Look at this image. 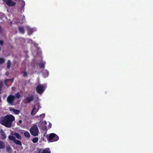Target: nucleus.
<instances>
[{
    "mask_svg": "<svg viewBox=\"0 0 153 153\" xmlns=\"http://www.w3.org/2000/svg\"><path fill=\"white\" fill-rule=\"evenodd\" d=\"M15 120L14 117L11 114H7L0 119V123L7 128H10L12 122Z\"/></svg>",
    "mask_w": 153,
    "mask_h": 153,
    "instance_id": "nucleus-1",
    "label": "nucleus"
},
{
    "mask_svg": "<svg viewBox=\"0 0 153 153\" xmlns=\"http://www.w3.org/2000/svg\"><path fill=\"white\" fill-rule=\"evenodd\" d=\"M47 140L50 142H55L57 141L59 139L58 136L56 134L52 133L49 134L48 137H47Z\"/></svg>",
    "mask_w": 153,
    "mask_h": 153,
    "instance_id": "nucleus-2",
    "label": "nucleus"
},
{
    "mask_svg": "<svg viewBox=\"0 0 153 153\" xmlns=\"http://www.w3.org/2000/svg\"><path fill=\"white\" fill-rule=\"evenodd\" d=\"M30 131L31 134L33 136H37L39 132L38 128L36 125L33 126L30 128Z\"/></svg>",
    "mask_w": 153,
    "mask_h": 153,
    "instance_id": "nucleus-3",
    "label": "nucleus"
},
{
    "mask_svg": "<svg viewBox=\"0 0 153 153\" xmlns=\"http://www.w3.org/2000/svg\"><path fill=\"white\" fill-rule=\"evenodd\" d=\"M15 96L10 94L7 98V102L9 104L11 105H13V102L15 100Z\"/></svg>",
    "mask_w": 153,
    "mask_h": 153,
    "instance_id": "nucleus-4",
    "label": "nucleus"
},
{
    "mask_svg": "<svg viewBox=\"0 0 153 153\" xmlns=\"http://www.w3.org/2000/svg\"><path fill=\"white\" fill-rule=\"evenodd\" d=\"M44 91L45 89L44 87L42 85H39L36 88V91L39 94H42Z\"/></svg>",
    "mask_w": 153,
    "mask_h": 153,
    "instance_id": "nucleus-5",
    "label": "nucleus"
},
{
    "mask_svg": "<svg viewBox=\"0 0 153 153\" xmlns=\"http://www.w3.org/2000/svg\"><path fill=\"white\" fill-rule=\"evenodd\" d=\"M1 135L0 136V139L2 140H5L6 138V135L5 132L2 130L1 131Z\"/></svg>",
    "mask_w": 153,
    "mask_h": 153,
    "instance_id": "nucleus-6",
    "label": "nucleus"
},
{
    "mask_svg": "<svg viewBox=\"0 0 153 153\" xmlns=\"http://www.w3.org/2000/svg\"><path fill=\"white\" fill-rule=\"evenodd\" d=\"M34 100V97L33 95H31L27 97L25 99L27 103H29Z\"/></svg>",
    "mask_w": 153,
    "mask_h": 153,
    "instance_id": "nucleus-7",
    "label": "nucleus"
},
{
    "mask_svg": "<svg viewBox=\"0 0 153 153\" xmlns=\"http://www.w3.org/2000/svg\"><path fill=\"white\" fill-rule=\"evenodd\" d=\"M9 6H14L16 3L11 0H9L6 3Z\"/></svg>",
    "mask_w": 153,
    "mask_h": 153,
    "instance_id": "nucleus-8",
    "label": "nucleus"
},
{
    "mask_svg": "<svg viewBox=\"0 0 153 153\" xmlns=\"http://www.w3.org/2000/svg\"><path fill=\"white\" fill-rule=\"evenodd\" d=\"M12 134L15 136L17 139L19 140H21L22 139L21 136L17 133L14 132Z\"/></svg>",
    "mask_w": 153,
    "mask_h": 153,
    "instance_id": "nucleus-9",
    "label": "nucleus"
},
{
    "mask_svg": "<svg viewBox=\"0 0 153 153\" xmlns=\"http://www.w3.org/2000/svg\"><path fill=\"white\" fill-rule=\"evenodd\" d=\"M21 0L22 1H21L20 4L21 5V10H23V11H24V7L25 5V2L23 0Z\"/></svg>",
    "mask_w": 153,
    "mask_h": 153,
    "instance_id": "nucleus-10",
    "label": "nucleus"
},
{
    "mask_svg": "<svg viewBox=\"0 0 153 153\" xmlns=\"http://www.w3.org/2000/svg\"><path fill=\"white\" fill-rule=\"evenodd\" d=\"M12 149L9 145H8L6 146V150L7 152L8 153H11L12 152Z\"/></svg>",
    "mask_w": 153,
    "mask_h": 153,
    "instance_id": "nucleus-11",
    "label": "nucleus"
},
{
    "mask_svg": "<svg viewBox=\"0 0 153 153\" xmlns=\"http://www.w3.org/2000/svg\"><path fill=\"white\" fill-rule=\"evenodd\" d=\"M10 110L13 111L15 114L17 115L19 114L20 112L19 110L14 108H12Z\"/></svg>",
    "mask_w": 153,
    "mask_h": 153,
    "instance_id": "nucleus-12",
    "label": "nucleus"
},
{
    "mask_svg": "<svg viewBox=\"0 0 153 153\" xmlns=\"http://www.w3.org/2000/svg\"><path fill=\"white\" fill-rule=\"evenodd\" d=\"M19 32L22 34H24L25 33V30L24 27H19L18 28Z\"/></svg>",
    "mask_w": 153,
    "mask_h": 153,
    "instance_id": "nucleus-13",
    "label": "nucleus"
},
{
    "mask_svg": "<svg viewBox=\"0 0 153 153\" xmlns=\"http://www.w3.org/2000/svg\"><path fill=\"white\" fill-rule=\"evenodd\" d=\"M38 111V110H37L35 108V106H34V107L33 108L31 112V114L32 115H34Z\"/></svg>",
    "mask_w": 153,
    "mask_h": 153,
    "instance_id": "nucleus-14",
    "label": "nucleus"
},
{
    "mask_svg": "<svg viewBox=\"0 0 153 153\" xmlns=\"http://www.w3.org/2000/svg\"><path fill=\"white\" fill-rule=\"evenodd\" d=\"M41 153H51V151L49 148H47L43 150Z\"/></svg>",
    "mask_w": 153,
    "mask_h": 153,
    "instance_id": "nucleus-15",
    "label": "nucleus"
},
{
    "mask_svg": "<svg viewBox=\"0 0 153 153\" xmlns=\"http://www.w3.org/2000/svg\"><path fill=\"white\" fill-rule=\"evenodd\" d=\"M5 147V144L2 141L0 140V149H3Z\"/></svg>",
    "mask_w": 153,
    "mask_h": 153,
    "instance_id": "nucleus-16",
    "label": "nucleus"
},
{
    "mask_svg": "<svg viewBox=\"0 0 153 153\" xmlns=\"http://www.w3.org/2000/svg\"><path fill=\"white\" fill-rule=\"evenodd\" d=\"M45 62H41L39 63V65L40 68H44L45 67Z\"/></svg>",
    "mask_w": 153,
    "mask_h": 153,
    "instance_id": "nucleus-17",
    "label": "nucleus"
},
{
    "mask_svg": "<svg viewBox=\"0 0 153 153\" xmlns=\"http://www.w3.org/2000/svg\"><path fill=\"white\" fill-rule=\"evenodd\" d=\"M26 28L28 33L30 34H31L32 33L33 30L30 27L27 26L26 27Z\"/></svg>",
    "mask_w": 153,
    "mask_h": 153,
    "instance_id": "nucleus-18",
    "label": "nucleus"
},
{
    "mask_svg": "<svg viewBox=\"0 0 153 153\" xmlns=\"http://www.w3.org/2000/svg\"><path fill=\"white\" fill-rule=\"evenodd\" d=\"M14 142L17 145H19L20 146L22 145L21 142L19 140H16V139L14 141Z\"/></svg>",
    "mask_w": 153,
    "mask_h": 153,
    "instance_id": "nucleus-19",
    "label": "nucleus"
},
{
    "mask_svg": "<svg viewBox=\"0 0 153 153\" xmlns=\"http://www.w3.org/2000/svg\"><path fill=\"white\" fill-rule=\"evenodd\" d=\"M8 139L10 140H13L14 142V141L16 140V138L15 137L10 135L8 136Z\"/></svg>",
    "mask_w": 153,
    "mask_h": 153,
    "instance_id": "nucleus-20",
    "label": "nucleus"
},
{
    "mask_svg": "<svg viewBox=\"0 0 153 153\" xmlns=\"http://www.w3.org/2000/svg\"><path fill=\"white\" fill-rule=\"evenodd\" d=\"M7 67L8 69H9L11 66V63L10 61L9 60H8L7 61Z\"/></svg>",
    "mask_w": 153,
    "mask_h": 153,
    "instance_id": "nucleus-21",
    "label": "nucleus"
},
{
    "mask_svg": "<svg viewBox=\"0 0 153 153\" xmlns=\"http://www.w3.org/2000/svg\"><path fill=\"white\" fill-rule=\"evenodd\" d=\"M24 135L27 138H30V134L29 132L28 131H25L24 133Z\"/></svg>",
    "mask_w": 153,
    "mask_h": 153,
    "instance_id": "nucleus-22",
    "label": "nucleus"
},
{
    "mask_svg": "<svg viewBox=\"0 0 153 153\" xmlns=\"http://www.w3.org/2000/svg\"><path fill=\"white\" fill-rule=\"evenodd\" d=\"M38 141V138L37 137H36L33 139L32 140V142L33 143H37Z\"/></svg>",
    "mask_w": 153,
    "mask_h": 153,
    "instance_id": "nucleus-23",
    "label": "nucleus"
},
{
    "mask_svg": "<svg viewBox=\"0 0 153 153\" xmlns=\"http://www.w3.org/2000/svg\"><path fill=\"white\" fill-rule=\"evenodd\" d=\"M22 73L23 74V76L24 77H27V73L26 71L25 70L23 72H22Z\"/></svg>",
    "mask_w": 153,
    "mask_h": 153,
    "instance_id": "nucleus-24",
    "label": "nucleus"
},
{
    "mask_svg": "<svg viewBox=\"0 0 153 153\" xmlns=\"http://www.w3.org/2000/svg\"><path fill=\"white\" fill-rule=\"evenodd\" d=\"M42 152V149H37L35 152V153H41Z\"/></svg>",
    "mask_w": 153,
    "mask_h": 153,
    "instance_id": "nucleus-25",
    "label": "nucleus"
},
{
    "mask_svg": "<svg viewBox=\"0 0 153 153\" xmlns=\"http://www.w3.org/2000/svg\"><path fill=\"white\" fill-rule=\"evenodd\" d=\"M5 59L3 58H0V64H3L5 62Z\"/></svg>",
    "mask_w": 153,
    "mask_h": 153,
    "instance_id": "nucleus-26",
    "label": "nucleus"
},
{
    "mask_svg": "<svg viewBox=\"0 0 153 153\" xmlns=\"http://www.w3.org/2000/svg\"><path fill=\"white\" fill-rule=\"evenodd\" d=\"M15 96L16 98L19 99L21 97V95L20 94L19 92H17L15 94Z\"/></svg>",
    "mask_w": 153,
    "mask_h": 153,
    "instance_id": "nucleus-27",
    "label": "nucleus"
},
{
    "mask_svg": "<svg viewBox=\"0 0 153 153\" xmlns=\"http://www.w3.org/2000/svg\"><path fill=\"white\" fill-rule=\"evenodd\" d=\"M3 86V83L2 82H0V94L1 93L2 88Z\"/></svg>",
    "mask_w": 153,
    "mask_h": 153,
    "instance_id": "nucleus-28",
    "label": "nucleus"
},
{
    "mask_svg": "<svg viewBox=\"0 0 153 153\" xmlns=\"http://www.w3.org/2000/svg\"><path fill=\"white\" fill-rule=\"evenodd\" d=\"M25 16H24L23 17V18L21 20H20V21H19V22L20 23H23V19H24V20H25Z\"/></svg>",
    "mask_w": 153,
    "mask_h": 153,
    "instance_id": "nucleus-29",
    "label": "nucleus"
},
{
    "mask_svg": "<svg viewBox=\"0 0 153 153\" xmlns=\"http://www.w3.org/2000/svg\"><path fill=\"white\" fill-rule=\"evenodd\" d=\"M14 79L13 78H12L10 79H7V80H8V81H10L11 82H13Z\"/></svg>",
    "mask_w": 153,
    "mask_h": 153,
    "instance_id": "nucleus-30",
    "label": "nucleus"
},
{
    "mask_svg": "<svg viewBox=\"0 0 153 153\" xmlns=\"http://www.w3.org/2000/svg\"><path fill=\"white\" fill-rule=\"evenodd\" d=\"M22 122V120H20L19 121L17 122V125H20V124H21Z\"/></svg>",
    "mask_w": 153,
    "mask_h": 153,
    "instance_id": "nucleus-31",
    "label": "nucleus"
},
{
    "mask_svg": "<svg viewBox=\"0 0 153 153\" xmlns=\"http://www.w3.org/2000/svg\"><path fill=\"white\" fill-rule=\"evenodd\" d=\"M7 81H8V80H7V79H5L4 80V84H5V85L6 86L7 85Z\"/></svg>",
    "mask_w": 153,
    "mask_h": 153,
    "instance_id": "nucleus-32",
    "label": "nucleus"
},
{
    "mask_svg": "<svg viewBox=\"0 0 153 153\" xmlns=\"http://www.w3.org/2000/svg\"><path fill=\"white\" fill-rule=\"evenodd\" d=\"M4 44V42L2 40H0V45H2Z\"/></svg>",
    "mask_w": 153,
    "mask_h": 153,
    "instance_id": "nucleus-33",
    "label": "nucleus"
},
{
    "mask_svg": "<svg viewBox=\"0 0 153 153\" xmlns=\"http://www.w3.org/2000/svg\"><path fill=\"white\" fill-rule=\"evenodd\" d=\"M43 116V118H44L45 116V114H42L40 115V116Z\"/></svg>",
    "mask_w": 153,
    "mask_h": 153,
    "instance_id": "nucleus-34",
    "label": "nucleus"
},
{
    "mask_svg": "<svg viewBox=\"0 0 153 153\" xmlns=\"http://www.w3.org/2000/svg\"><path fill=\"white\" fill-rule=\"evenodd\" d=\"M6 96H7L6 94H4L3 96V97L4 99Z\"/></svg>",
    "mask_w": 153,
    "mask_h": 153,
    "instance_id": "nucleus-35",
    "label": "nucleus"
},
{
    "mask_svg": "<svg viewBox=\"0 0 153 153\" xmlns=\"http://www.w3.org/2000/svg\"><path fill=\"white\" fill-rule=\"evenodd\" d=\"M9 0H2V1L5 2L6 3H7V1H8Z\"/></svg>",
    "mask_w": 153,
    "mask_h": 153,
    "instance_id": "nucleus-36",
    "label": "nucleus"
},
{
    "mask_svg": "<svg viewBox=\"0 0 153 153\" xmlns=\"http://www.w3.org/2000/svg\"><path fill=\"white\" fill-rule=\"evenodd\" d=\"M2 32V29L1 27L0 26V33H1Z\"/></svg>",
    "mask_w": 153,
    "mask_h": 153,
    "instance_id": "nucleus-37",
    "label": "nucleus"
}]
</instances>
